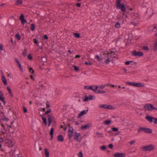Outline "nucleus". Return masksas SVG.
Segmentation results:
<instances>
[{
  "mask_svg": "<svg viewBox=\"0 0 157 157\" xmlns=\"http://www.w3.org/2000/svg\"><path fill=\"white\" fill-rule=\"evenodd\" d=\"M101 55L103 56L105 60L104 62L106 64H109L110 61H112L114 58L117 57V53L115 49H111L110 52L104 51L101 53Z\"/></svg>",
  "mask_w": 157,
  "mask_h": 157,
  "instance_id": "nucleus-1",
  "label": "nucleus"
},
{
  "mask_svg": "<svg viewBox=\"0 0 157 157\" xmlns=\"http://www.w3.org/2000/svg\"><path fill=\"white\" fill-rule=\"evenodd\" d=\"M116 7L117 9H121L123 11L125 12L126 11V8L124 5L121 3L120 0H117L116 2Z\"/></svg>",
  "mask_w": 157,
  "mask_h": 157,
  "instance_id": "nucleus-2",
  "label": "nucleus"
},
{
  "mask_svg": "<svg viewBox=\"0 0 157 157\" xmlns=\"http://www.w3.org/2000/svg\"><path fill=\"white\" fill-rule=\"evenodd\" d=\"M116 7L117 9H121L123 11L125 12L126 11V8L124 5L121 3L120 0H117L116 2Z\"/></svg>",
  "mask_w": 157,
  "mask_h": 157,
  "instance_id": "nucleus-3",
  "label": "nucleus"
},
{
  "mask_svg": "<svg viewBox=\"0 0 157 157\" xmlns=\"http://www.w3.org/2000/svg\"><path fill=\"white\" fill-rule=\"evenodd\" d=\"M155 146L153 144H150L144 146L142 147L143 150L145 151H151L155 149Z\"/></svg>",
  "mask_w": 157,
  "mask_h": 157,
  "instance_id": "nucleus-4",
  "label": "nucleus"
},
{
  "mask_svg": "<svg viewBox=\"0 0 157 157\" xmlns=\"http://www.w3.org/2000/svg\"><path fill=\"white\" fill-rule=\"evenodd\" d=\"M145 110L152 111L154 110H157V108L155 107L153 105L150 104H147L144 105Z\"/></svg>",
  "mask_w": 157,
  "mask_h": 157,
  "instance_id": "nucleus-5",
  "label": "nucleus"
},
{
  "mask_svg": "<svg viewBox=\"0 0 157 157\" xmlns=\"http://www.w3.org/2000/svg\"><path fill=\"white\" fill-rule=\"evenodd\" d=\"M126 83L129 85L137 87H142L144 86L143 84L140 82L136 83L135 82H126Z\"/></svg>",
  "mask_w": 157,
  "mask_h": 157,
  "instance_id": "nucleus-6",
  "label": "nucleus"
},
{
  "mask_svg": "<svg viewBox=\"0 0 157 157\" xmlns=\"http://www.w3.org/2000/svg\"><path fill=\"white\" fill-rule=\"evenodd\" d=\"M75 134L74 135V139L77 142H81L82 138L80 133H78L76 132H75Z\"/></svg>",
  "mask_w": 157,
  "mask_h": 157,
  "instance_id": "nucleus-7",
  "label": "nucleus"
},
{
  "mask_svg": "<svg viewBox=\"0 0 157 157\" xmlns=\"http://www.w3.org/2000/svg\"><path fill=\"white\" fill-rule=\"evenodd\" d=\"M146 119L150 123H152L154 121L155 124H157V118H156L147 116L146 117Z\"/></svg>",
  "mask_w": 157,
  "mask_h": 157,
  "instance_id": "nucleus-8",
  "label": "nucleus"
},
{
  "mask_svg": "<svg viewBox=\"0 0 157 157\" xmlns=\"http://www.w3.org/2000/svg\"><path fill=\"white\" fill-rule=\"evenodd\" d=\"M99 107L101 109H114L115 107L111 105H107L106 104H102L100 105Z\"/></svg>",
  "mask_w": 157,
  "mask_h": 157,
  "instance_id": "nucleus-9",
  "label": "nucleus"
},
{
  "mask_svg": "<svg viewBox=\"0 0 157 157\" xmlns=\"http://www.w3.org/2000/svg\"><path fill=\"white\" fill-rule=\"evenodd\" d=\"M73 128L72 127H70L68 129V136L69 139H71L72 136L73 135Z\"/></svg>",
  "mask_w": 157,
  "mask_h": 157,
  "instance_id": "nucleus-10",
  "label": "nucleus"
},
{
  "mask_svg": "<svg viewBox=\"0 0 157 157\" xmlns=\"http://www.w3.org/2000/svg\"><path fill=\"white\" fill-rule=\"evenodd\" d=\"M143 55V53L140 51H134L132 52V55L135 56H142Z\"/></svg>",
  "mask_w": 157,
  "mask_h": 157,
  "instance_id": "nucleus-11",
  "label": "nucleus"
},
{
  "mask_svg": "<svg viewBox=\"0 0 157 157\" xmlns=\"http://www.w3.org/2000/svg\"><path fill=\"white\" fill-rule=\"evenodd\" d=\"M95 96L94 95H90L88 96H86L84 98L83 101L86 102L87 101L89 100H92L95 99Z\"/></svg>",
  "mask_w": 157,
  "mask_h": 157,
  "instance_id": "nucleus-12",
  "label": "nucleus"
},
{
  "mask_svg": "<svg viewBox=\"0 0 157 157\" xmlns=\"http://www.w3.org/2000/svg\"><path fill=\"white\" fill-rule=\"evenodd\" d=\"M114 157H125L126 155L123 153H116L114 155Z\"/></svg>",
  "mask_w": 157,
  "mask_h": 157,
  "instance_id": "nucleus-13",
  "label": "nucleus"
},
{
  "mask_svg": "<svg viewBox=\"0 0 157 157\" xmlns=\"http://www.w3.org/2000/svg\"><path fill=\"white\" fill-rule=\"evenodd\" d=\"M88 109H87L86 110H84L81 111L80 113L78 114V118L82 116L83 115L86 114L87 113L88 111Z\"/></svg>",
  "mask_w": 157,
  "mask_h": 157,
  "instance_id": "nucleus-14",
  "label": "nucleus"
},
{
  "mask_svg": "<svg viewBox=\"0 0 157 157\" xmlns=\"http://www.w3.org/2000/svg\"><path fill=\"white\" fill-rule=\"evenodd\" d=\"M6 142L8 144V147H11L13 145L12 141L10 140L7 139L6 140Z\"/></svg>",
  "mask_w": 157,
  "mask_h": 157,
  "instance_id": "nucleus-15",
  "label": "nucleus"
},
{
  "mask_svg": "<svg viewBox=\"0 0 157 157\" xmlns=\"http://www.w3.org/2000/svg\"><path fill=\"white\" fill-rule=\"evenodd\" d=\"M15 60L16 61V62H17V64L18 65L20 68V71H21V72H23V69L21 67V63H20L18 59H17V58H15Z\"/></svg>",
  "mask_w": 157,
  "mask_h": 157,
  "instance_id": "nucleus-16",
  "label": "nucleus"
},
{
  "mask_svg": "<svg viewBox=\"0 0 157 157\" xmlns=\"http://www.w3.org/2000/svg\"><path fill=\"white\" fill-rule=\"evenodd\" d=\"M91 86L92 88L91 89V90H92L94 92L97 93V92L98 90L97 89L98 88V86H96L95 85Z\"/></svg>",
  "mask_w": 157,
  "mask_h": 157,
  "instance_id": "nucleus-17",
  "label": "nucleus"
},
{
  "mask_svg": "<svg viewBox=\"0 0 157 157\" xmlns=\"http://www.w3.org/2000/svg\"><path fill=\"white\" fill-rule=\"evenodd\" d=\"M91 124L90 123H89L84 126H82L81 127V129H82L87 128L91 127Z\"/></svg>",
  "mask_w": 157,
  "mask_h": 157,
  "instance_id": "nucleus-18",
  "label": "nucleus"
},
{
  "mask_svg": "<svg viewBox=\"0 0 157 157\" xmlns=\"http://www.w3.org/2000/svg\"><path fill=\"white\" fill-rule=\"evenodd\" d=\"M144 132L147 133H152V130L151 128H145Z\"/></svg>",
  "mask_w": 157,
  "mask_h": 157,
  "instance_id": "nucleus-19",
  "label": "nucleus"
},
{
  "mask_svg": "<svg viewBox=\"0 0 157 157\" xmlns=\"http://www.w3.org/2000/svg\"><path fill=\"white\" fill-rule=\"evenodd\" d=\"M0 99L2 101L3 103L5 104V101L4 100V98L3 96V95L2 94V92L0 90Z\"/></svg>",
  "mask_w": 157,
  "mask_h": 157,
  "instance_id": "nucleus-20",
  "label": "nucleus"
},
{
  "mask_svg": "<svg viewBox=\"0 0 157 157\" xmlns=\"http://www.w3.org/2000/svg\"><path fill=\"white\" fill-rule=\"evenodd\" d=\"M2 80L5 85H7V82L6 79L4 75H2Z\"/></svg>",
  "mask_w": 157,
  "mask_h": 157,
  "instance_id": "nucleus-21",
  "label": "nucleus"
},
{
  "mask_svg": "<svg viewBox=\"0 0 157 157\" xmlns=\"http://www.w3.org/2000/svg\"><path fill=\"white\" fill-rule=\"evenodd\" d=\"M57 139H58V140L59 142H62L64 140L63 137V136L61 135H60L58 136Z\"/></svg>",
  "mask_w": 157,
  "mask_h": 157,
  "instance_id": "nucleus-22",
  "label": "nucleus"
},
{
  "mask_svg": "<svg viewBox=\"0 0 157 157\" xmlns=\"http://www.w3.org/2000/svg\"><path fill=\"white\" fill-rule=\"evenodd\" d=\"M28 68L29 69V73L31 74L32 75H34V73H35L34 71L33 70V69L30 67H28Z\"/></svg>",
  "mask_w": 157,
  "mask_h": 157,
  "instance_id": "nucleus-23",
  "label": "nucleus"
},
{
  "mask_svg": "<svg viewBox=\"0 0 157 157\" xmlns=\"http://www.w3.org/2000/svg\"><path fill=\"white\" fill-rule=\"evenodd\" d=\"M7 89L8 90L9 92L10 96L12 97H13V94L11 92L10 87L8 86L7 87Z\"/></svg>",
  "mask_w": 157,
  "mask_h": 157,
  "instance_id": "nucleus-24",
  "label": "nucleus"
},
{
  "mask_svg": "<svg viewBox=\"0 0 157 157\" xmlns=\"http://www.w3.org/2000/svg\"><path fill=\"white\" fill-rule=\"evenodd\" d=\"M42 118L43 122V123L46 125L47 124V120L46 118L44 117L43 115L42 116Z\"/></svg>",
  "mask_w": 157,
  "mask_h": 157,
  "instance_id": "nucleus-25",
  "label": "nucleus"
},
{
  "mask_svg": "<svg viewBox=\"0 0 157 157\" xmlns=\"http://www.w3.org/2000/svg\"><path fill=\"white\" fill-rule=\"evenodd\" d=\"M54 130V129L53 128H51L50 131V135L51 136V138L52 139H53V137Z\"/></svg>",
  "mask_w": 157,
  "mask_h": 157,
  "instance_id": "nucleus-26",
  "label": "nucleus"
},
{
  "mask_svg": "<svg viewBox=\"0 0 157 157\" xmlns=\"http://www.w3.org/2000/svg\"><path fill=\"white\" fill-rule=\"evenodd\" d=\"M45 154L46 157H49V153L47 149L46 148L45 150Z\"/></svg>",
  "mask_w": 157,
  "mask_h": 157,
  "instance_id": "nucleus-27",
  "label": "nucleus"
},
{
  "mask_svg": "<svg viewBox=\"0 0 157 157\" xmlns=\"http://www.w3.org/2000/svg\"><path fill=\"white\" fill-rule=\"evenodd\" d=\"M115 27L117 28H120L121 27V25L119 22H117V23L115 25Z\"/></svg>",
  "mask_w": 157,
  "mask_h": 157,
  "instance_id": "nucleus-28",
  "label": "nucleus"
},
{
  "mask_svg": "<svg viewBox=\"0 0 157 157\" xmlns=\"http://www.w3.org/2000/svg\"><path fill=\"white\" fill-rule=\"evenodd\" d=\"M22 4V1L21 0H17L16 1L15 4L16 5H21Z\"/></svg>",
  "mask_w": 157,
  "mask_h": 157,
  "instance_id": "nucleus-29",
  "label": "nucleus"
},
{
  "mask_svg": "<svg viewBox=\"0 0 157 157\" xmlns=\"http://www.w3.org/2000/svg\"><path fill=\"white\" fill-rule=\"evenodd\" d=\"M77 155L78 157H83V153L81 151L78 153Z\"/></svg>",
  "mask_w": 157,
  "mask_h": 157,
  "instance_id": "nucleus-30",
  "label": "nucleus"
},
{
  "mask_svg": "<svg viewBox=\"0 0 157 157\" xmlns=\"http://www.w3.org/2000/svg\"><path fill=\"white\" fill-rule=\"evenodd\" d=\"M144 127H141L138 130V132H140L142 131H143L144 132Z\"/></svg>",
  "mask_w": 157,
  "mask_h": 157,
  "instance_id": "nucleus-31",
  "label": "nucleus"
},
{
  "mask_svg": "<svg viewBox=\"0 0 157 157\" xmlns=\"http://www.w3.org/2000/svg\"><path fill=\"white\" fill-rule=\"evenodd\" d=\"M111 121L110 120H107L105 121L104 122V123L105 124L108 125L111 123Z\"/></svg>",
  "mask_w": 157,
  "mask_h": 157,
  "instance_id": "nucleus-32",
  "label": "nucleus"
},
{
  "mask_svg": "<svg viewBox=\"0 0 157 157\" xmlns=\"http://www.w3.org/2000/svg\"><path fill=\"white\" fill-rule=\"evenodd\" d=\"M105 91L103 90H98L97 93V94H105Z\"/></svg>",
  "mask_w": 157,
  "mask_h": 157,
  "instance_id": "nucleus-33",
  "label": "nucleus"
},
{
  "mask_svg": "<svg viewBox=\"0 0 157 157\" xmlns=\"http://www.w3.org/2000/svg\"><path fill=\"white\" fill-rule=\"evenodd\" d=\"M16 37L17 38L18 40H20L21 39L20 34L19 33L16 34L15 35Z\"/></svg>",
  "mask_w": 157,
  "mask_h": 157,
  "instance_id": "nucleus-34",
  "label": "nucleus"
},
{
  "mask_svg": "<svg viewBox=\"0 0 157 157\" xmlns=\"http://www.w3.org/2000/svg\"><path fill=\"white\" fill-rule=\"evenodd\" d=\"M84 88L87 90H90L92 88L91 86H85L84 87Z\"/></svg>",
  "mask_w": 157,
  "mask_h": 157,
  "instance_id": "nucleus-35",
  "label": "nucleus"
},
{
  "mask_svg": "<svg viewBox=\"0 0 157 157\" xmlns=\"http://www.w3.org/2000/svg\"><path fill=\"white\" fill-rule=\"evenodd\" d=\"M48 122H52V119L51 116L50 115H48Z\"/></svg>",
  "mask_w": 157,
  "mask_h": 157,
  "instance_id": "nucleus-36",
  "label": "nucleus"
},
{
  "mask_svg": "<svg viewBox=\"0 0 157 157\" xmlns=\"http://www.w3.org/2000/svg\"><path fill=\"white\" fill-rule=\"evenodd\" d=\"M31 29L33 31L35 29V26L33 24H31Z\"/></svg>",
  "mask_w": 157,
  "mask_h": 157,
  "instance_id": "nucleus-37",
  "label": "nucleus"
},
{
  "mask_svg": "<svg viewBox=\"0 0 157 157\" xmlns=\"http://www.w3.org/2000/svg\"><path fill=\"white\" fill-rule=\"evenodd\" d=\"M74 36L76 38H79L80 36L78 33H75L74 34Z\"/></svg>",
  "mask_w": 157,
  "mask_h": 157,
  "instance_id": "nucleus-38",
  "label": "nucleus"
},
{
  "mask_svg": "<svg viewBox=\"0 0 157 157\" xmlns=\"http://www.w3.org/2000/svg\"><path fill=\"white\" fill-rule=\"evenodd\" d=\"M154 51L157 50V41L155 43L154 45Z\"/></svg>",
  "mask_w": 157,
  "mask_h": 157,
  "instance_id": "nucleus-39",
  "label": "nucleus"
},
{
  "mask_svg": "<svg viewBox=\"0 0 157 157\" xmlns=\"http://www.w3.org/2000/svg\"><path fill=\"white\" fill-rule=\"evenodd\" d=\"M34 43L36 44L37 46H39V43L36 39H34Z\"/></svg>",
  "mask_w": 157,
  "mask_h": 157,
  "instance_id": "nucleus-40",
  "label": "nucleus"
},
{
  "mask_svg": "<svg viewBox=\"0 0 157 157\" xmlns=\"http://www.w3.org/2000/svg\"><path fill=\"white\" fill-rule=\"evenodd\" d=\"M113 132H116L118 130V129L117 128L113 127L111 128Z\"/></svg>",
  "mask_w": 157,
  "mask_h": 157,
  "instance_id": "nucleus-41",
  "label": "nucleus"
},
{
  "mask_svg": "<svg viewBox=\"0 0 157 157\" xmlns=\"http://www.w3.org/2000/svg\"><path fill=\"white\" fill-rule=\"evenodd\" d=\"M21 23L23 25L25 24V23H26L27 22V21H26V20H25V19H22V20H21Z\"/></svg>",
  "mask_w": 157,
  "mask_h": 157,
  "instance_id": "nucleus-42",
  "label": "nucleus"
},
{
  "mask_svg": "<svg viewBox=\"0 0 157 157\" xmlns=\"http://www.w3.org/2000/svg\"><path fill=\"white\" fill-rule=\"evenodd\" d=\"M133 62L132 61H127L125 62V63L126 65H129L130 63Z\"/></svg>",
  "mask_w": 157,
  "mask_h": 157,
  "instance_id": "nucleus-43",
  "label": "nucleus"
},
{
  "mask_svg": "<svg viewBox=\"0 0 157 157\" xmlns=\"http://www.w3.org/2000/svg\"><path fill=\"white\" fill-rule=\"evenodd\" d=\"M105 85H101L99 86V88L100 89H103L105 88Z\"/></svg>",
  "mask_w": 157,
  "mask_h": 157,
  "instance_id": "nucleus-44",
  "label": "nucleus"
},
{
  "mask_svg": "<svg viewBox=\"0 0 157 157\" xmlns=\"http://www.w3.org/2000/svg\"><path fill=\"white\" fill-rule=\"evenodd\" d=\"M19 19L20 20H21L22 19H24V15L23 14H22L21 15V16L20 17Z\"/></svg>",
  "mask_w": 157,
  "mask_h": 157,
  "instance_id": "nucleus-45",
  "label": "nucleus"
},
{
  "mask_svg": "<svg viewBox=\"0 0 157 157\" xmlns=\"http://www.w3.org/2000/svg\"><path fill=\"white\" fill-rule=\"evenodd\" d=\"M96 57L97 58L98 60V61H100L101 60V59L100 57L98 55H96Z\"/></svg>",
  "mask_w": 157,
  "mask_h": 157,
  "instance_id": "nucleus-46",
  "label": "nucleus"
},
{
  "mask_svg": "<svg viewBox=\"0 0 157 157\" xmlns=\"http://www.w3.org/2000/svg\"><path fill=\"white\" fill-rule=\"evenodd\" d=\"M157 28V26H156V25H154V26H151L150 27H149V29H156Z\"/></svg>",
  "mask_w": 157,
  "mask_h": 157,
  "instance_id": "nucleus-47",
  "label": "nucleus"
},
{
  "mask_svg": "<svg viewBox=\"0 0 157 157\" xmlns=\"http://www.w3.org/2000/svg\"><path fill=\"white\" fill-rule=\"evenodd\" d=\"M105 148L106 147L105 146H103L100 147V149L102 150H105Z\"/></svg>",
  "mask_w": 157,
  "mask_h": 157,
  "instance_id": "nucleus-48",
  "label": "nucleus"
},
{
  "mask_svg": "<svg viewBox=\"0 0 157 157\" xmlns=\"http://www.w3.org/2000/svg\"><path fill=\"white\" fill-rule=\"evenodd\" d=\"M135 140H131L130 141L129 143L131 145H132L135 143Z\"/></svg>",
  "mask_w": 157,
  "mask_h": 157,
  "instance_id": "nucleus-49",
  "label": "nucleus"
},
{
  "mask_svg": "<svg viewBox=\"0 0 157 157\" xmlns=\"http://www.w3.org/2000/svg\"><path fill=\"white\" fill-rule=\"evenodd\" d=\"M28 58L29 59L32 60L33 59L32 56L31 55L29 54L28 55Z\"/></svg>",
  "mask_w": 157,
  "mask_h": 157,
  "instance_id": "nucleus-50",
  "label": "nucleus"
},
{
  "mask_svg": "<svg viewBox=\"0 0 157 157\" xmlns=\"http://www.w3.org/2000/svg\"><path fill=\"white\" fill-rule=\"evenodd\" d=\"M51 112V109H49L45 113V114H47L48 113H50Z\"/></svg>",
  "mask_w": 157,
  "mask_h": 157,
  "instance_id": "nucleus-51",
  "label": "nucleus"
},
{
  "mask_svg": "<svg viewBox=\"0 0 157 157\" xmlns=\"http://www.w3.org/2000/svg\"><path fill=\"white\" fill-rule=\"evenodd\" d=\"M85 64L87 65H91L92 64L90 62H87L86 61L84 63Z\"/></svg>",
  "mask_w": 157,
  "mask_h": 157,
  "instance_id": "nucleus-52",
  "label": "nucleus"
},
{
  "mask_svg": "<svg viewBox=\"0 0 157 157\" xmlns=\"http://www.w3.org/2000/svg\"><path fill=\"white\" fill-rule=\"evenodd\" d=\"M41 59L42 61L44 62H45L47 61V59L45 57H42Z\"/></svg>",
  "mask_w": 157,
  "mask_h": 157,
  "instance_id": "nucleus-53",
  "label": "nucleus"
},
{
  "mask_svg": "<svg viewBox=\"0 0 157 157\" xmlns=\"http://www.w3.org/2000/svg\"><path fill=\"white\" fill-rule=\"evenodd\" d=\"M74 68V70L75 71H78V68L76 66H73Z\"/></svg>",
  "mask_w": 157,
  "mask_h": 157,
  "instance_id": "nucleus-54",
  "label": "nucleus"
},
{
  "mask_svg": "<svg viewBox=\"0 0 157 157\" xmlns=\"http://www.w3.org/2000/svg\"><path fill=\"white\" fill-rule=\"evenodd\" d=\"M47 107H50V104L48 101H47L46 103Z\"/></svg>",
  "mask_w": 157,
  "mask_h": 157,
  "instance_id": "nucleus-55",
  "label": "nucleus"
},
{
  "mask_svg": "<svg viewBox=\"0 0 157 157\" xmlns=\"http://www.w3.org/2000/svg\"><path fill=\"white\" fill-rule=\"evenodd\" d=\"M3 46L1 44H0V50L2 51L3 50Z\"/></svg>",
  "mask_w": 157,
  "mask_h": 157,
  "instance_id": "nucleus-56",
  "label": "nucleus"
},
{
  "mask_svg": "<svg viewBox=\"0 0 157 157\" xmlns=\"http://www.w3.org/2000/svg\"><path fill=\"white\" fill-rule=\"evenodd\" d=\"M109 147L110 148L113 149V146L112 144H110L109 145Z\"/></svg>",
  "mask_w": 157,
  "mask_h": 157,
  "instance_id": "nucleus-57",
  "label": "nucleus"
},
{
  "mask_svg": "<svg viewBox=\"0 0 157 157\" xmlns=\"http://www.w3.org/2000/svg\"><path fill=\"white\" fill-rule=\"evenodd\" d=\"M44 39H47V40L48 39V36L46 35H44Z\"/></svg>",
  "mask_w": 157,
  "mask_h": 157,
  "instance_id": "nucleus-58",
  "label": "nucleus"
},
{
  "mask_svg": "<svg viewBox=\"0 0 157 157\" xmlns=\"http://www.w3.org/2000/svg\"><path fill=\"white\" fill-rule=\"evenodd\" d=\"M23 109H24V112L25 113H26L27 112V109L25 108H23Z\"/></svg>",
  "mask_w": 157,
  "mask_h": 157,
  "instance_id": "nucleus-59",
  "label": "nucleus"
},
{
  "mask_svg": "<svg viewBox=\"0 0 157 157\" xmlns=\"http://www.w3.org/2000/svg\"><path fill=\"white\" fill-rule=\"evenodd\" d=\"M30 77L32 79H33V80H34V78L33 76V75H30Z\"/></svg>",
  "mask_w": 157,
  "mask_h": 157,
  "instance_id": "nucleus-60",
  "label": "nucleus"
},
{
  "mask_svg": "<svg viewBox=\"0 0 157 157\" xmlns=\"http://www.w3.org/2000/svg\"><path fill=\"white\" fill-rule=\"evenodd\" d=\"M76 5L77 7H79L81 6V4L80 3H78L76 4Z\"/></svg>",
  "mask_w": 157,
  "mask_h": 157,
  "instance_id": "nucleus-61",
  "label": "nucleus"
},
{
  "mask_svg": "<svg viewBox=\"0 0 157 157\" xmlns=\"http://www.w3.org/2000/svg\"><path fill=\"white\" fill-rule=\"evenodd\" d=\"M80 56L79 55H77L75 56V58H80Z\"/></svg>",
  "mask_w": 157,
  "mask_h": 157,
  "instance_id": "nucleus-62",
  "label": "nucleus"
},
{
  "mask_svg": "<svg viewBox=\"0 0 157 157\" xmlns=\"http://www.w3.org/2000/svg\"><path fill=\"white\" fill-rule=\"evenodd\" d=\"M110 85V86H111L113 87H114L115 86L114 85L112 84H109Z\"/></svg>",
  "mask_w": 157,
  "mask_h": 157,
  "instance_id": "nucleus-63",
  "label": "nucleus"
},
{
  "mask_svg": "<svg viewBox=\"0 0 157 157\" xmlns=\"http://www.w3.org/2000/svg\"><path fill=\"white\" fill-rule=\"evenodd\" d=\"M23 54L24 56H25L26 55V52H23Z\"/></svg>",
  "mask_w": 157,
  "mask_h": 157,
  "instance_id": "nucleus-64",
  "label": "nucleus"
}]
</instances>
